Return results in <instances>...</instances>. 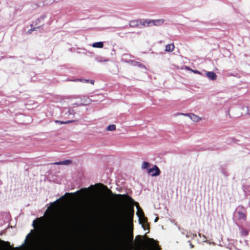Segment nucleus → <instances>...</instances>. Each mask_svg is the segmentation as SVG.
I'll list each match as a JSON object with an SVG mask.
<instances>
[{"label":"nucleus","mask_w":250,"mask_h":250,"mask_svg":"<svg viewBox=\"0 0 250 250\" xmlns=\"http://www.w3.org/2000/svg\"><path fill=\"white\" fill-rule=\"evenodd\" d=\"M58 202L59 200L48 208L45 212L47 218L42 216L33 221V226L37 229L39 233L42 234L49 233L51 229L59 227L69 217L68 214L59 215L57 213L56 210L59 207Z\"/></svg>","instance_id":"f257e3e1"},{"label":"nucleus","mask_w":250,"mask_h":250,"mask_svg":"<svg viewBox=\"0 0 250 250\" xmlns=\"http://www.w3.org/2000/svg\"><path fill=\"white\" fill-rule=\"evenodd\" d=\"M133 212L126 211L125 212L122 217L124 233L121 240L125 244L130 246L132 245L133 239Z\"/></svg>","instance_id":"f03ea898"},{"label":"nucleus","mask_w":250,"mask_h":250,"mask_svg":"<svg viewBox=\"0 0 250 250\" xmlns=\"http://www.w3.org/2000/svg\"><path fill=\"white\" fill-rule=\"evenodd\" d=\"M116 196L118 197L125 204H132L134 203L137 209L136 214L139 218V221L144 222L145 219H146V217L145 216L144 212L140 207L138 203L135 202L130 197L126 195L116 194Z\"/></svg>","instance_id":"7ed1b4c3"},{"label":"nucleus","mask_w":250,"mask_h":250,"mask_svg":"<svg viewBox=\"0 0 250 250\" xmlns=\"http://www.w3.org/2000/svg\"><path fill=\"white\" fill-rule=\"evenodd\" d=\"M102 187L105 190L108 194H112V192L110 190L108 189V188L106 186H104L101 184H98L94 186L92 185L88 188H82L78 192L86 193L89 190H94L96 188H101Z\"/></svg>","instance_id":"20e7f679"},{"label":"nucleus","mask_w":250,"mask_h":250,"mask_svg":"<svg viewBox=\"0 0 250 250\" xmlns=\"http://www.w3.org/2000/svg\"><path fill=\"white\" fill-rule=\"evenodd\" d=\"M181 115L188 117L191 121L196 123H198L202 120L201 117L193 113H181Z\"/></svg>","instance_id":"39448f33"},{"label":"nucleus","mask_w":250,"mask_h":250,"mask_svg":"<svg viewBox=\"0 0 250 250\" xmlns=\"http://www.w3.org/2000/svg\"><path fill=\"white\" fill-rule=\"evenodd\" d=\"M147 173L152 176H157L160 175V170L157 166H153L151 167L148 169Z\"/></svg>","instance_id":"423d86ee"},{"label":"nucleus","mask_w":250,"mask_h":250,"mask_svg":"<svg viewBox=\"0 0 250 250\" xmlns=\"http://www.w3.org/2000/svg\"><path fill=\"white\" fill-rule=\"evenodd\" d=\"M234 216L240 220L245 221L246 219V216L245 213L240 210H238V209L236 210Z\"/></svg>","instance_id":"0eeeda50"},{"label":"nucleus","mask_w":250,"mask_h":250,"mask_svg":"<svg viewBox=\"0 0 250 250\" xmlns=\"http://www.w3.org/2000/svg\"><path fill=\"white\" fill-rule=\"evenodd\" d=\"M205 75L210 80L215 81L217 78V75L212 71H205Z\"/></svg>","instance_id":"6e6552de"},{"label":"nucleus","mask_w":250,"mask_h":250,"mask_svg":"<svg viewBox=\"0 0 250 250\" xmlns=\"http://www.w3.org/2000/svg\"><path fill=\"white\" fill-rule=\"evenodd\" d=\"M126 62L132 66H138L145 70L146 69V67L144 65H143L142 64L138 62H135L133 60H128L126 61Z\"/></svg>","instance_id":"1a4fd4ad"},{"label":"nucleus","mask_w":250,"mask_h":250,"mask_svg":"<svg viewBox=\"0 0 250 250\" xmlns=\"http://www.w3.org/2000/svg\"><path fill=\"white\" fill-rule=\"evenodd\" d=\"M36 237V233L34 230H32L31 232L29 233L26 238L25 242L27 241H31Z\"/></svg>","instance_id":"9d476101"},{"label":"nucleus","mask_w":250,"mask_h":250,"mask_svg":"<svg viewBox=\"0 0 250 250\" xmlns=\"http://www.w3.org/2000/svg\"><path fill=\"white\" fill-rule=\"evenodd\" d=\"M175 48V46L173 43H169L167 44L165 47V51L167 52H172Z\"/></svg>","instance_id":"9b49d317"},{"label":"nucleus","mask_w":250,"mask_h":250,"mask_svg":"<svg viewBox=\"0 0 250 250\" xmlns=\"http://www.w3.org/2000/svg\"><path fill=\"white\" fill-rule=\"evenodd\" d=\"M139 222L142 225V227L145 230H147L148 232L149 230V226L147 221V218L145 219L144 222L139 221Z\"/></svg>","instance_id":"f8f14e48"},{"label":"nucleus","mask_w":250,"mask_h":250,"mask_svg":"<svg viewBox=\"0 0 250 250\" xmlns=\"http://www.w3.org/2000/svg\"><path fill=\"white\" fill-rule=\"evenodd\" d=\"M103 200L101 198L96 199L92 202V206L95 207H99L103 204Z\"/></svg>","instance_id":"ddd939ff"},{"label":"nucleus","mask_w":250,"mask_h":250,"mask_svg":"<svg viewBox=\"0 0 250 250\" xmlns=\"http://www.w3.org/2000/svg\"><path fill=\"white\" fill-rule=\"evenodd\" d=\"M93 48H102L104 47V43L102 42H96L92 43Z\"/></svg>","instance_id":"4468645a"},{"label":"nucleus","mask_w":250,"mask_h":250,"mask_svg":"<svg viewBox=\"0 0 250 250\" xmlns=\"http://www.w3.org/2000/svg\"><path fill=\"white\" fill-rule=\"evenodd\" d=\"M83 102L81 104L82 105H86L90 104L92 100L88 97L84 98L83 99Z\"/></svg>","instance_id":"2eb2a0df"},{"label":"nucleus","mask_w":250,"mask_h":250,"mask_svg":"<svg viewBox=\"0 0 250 250\" xmlns=\"http://www.w3.org/2000/svg\"><path fill=\"white\" fill-rule=\"evenodd\" d=\"M150 164L147 162H144L142 164L141 167L142 169H147L148 170L149 168Z\"/></svg>","instance_id":"dca6fc26"},{"label":"nucleus","mask_w":250,"mask_h":250,"mask_svg":"<svg viewBox=\"0 0 250 250\" xmlns=\"http://www.w3.org/2000/svg\"><path fill=\"white\" fill-rule=\"evenodd\" d=\"M116 128V127L115 125H110L107 127L106 130L107 131H112L115 130Z\"/></svg>","instance_id":"f3484780"},{"label":"nucleus","mask_w":250,"mask_h":250,"mask_svg":"<svg viewBox=\"0 0 250 250\" xmlns=\"http://www.w3.org/2000/svg\"><path fill=\"white\" fill-rule=\"evenodd\" d=\"M186 69L188 70H189L191 72H192L193 73H195V74H199V75H202L203 76V74L201 72H200L198 70H193L191 68H190L189 67H186Z\"/></svg>","instance_id":"a211bd4d"},{"label":"nucleus","mask_w":250,"mask_h":250,"mask_svg":"<svg viewBox=\"0 0 250 250\" xmlns=\"http://www.w3.org/2000/svg\"><path fill=\"white\" fill-rule=\"evenodd\" d=\"M54 122L55 123L59 124L60 125L66 124H69V123H71L73 122L72 121H65V122H63V121H58V120H55Z\"/></svg>","instance_id":"6ab92c4d"},{"label":"nucleus","mask_w":250,"mask_h":250,"mask_svg":"<svg viewBox=\"0 0 250 250\" xmlns=\"http://www.w3.org/2000/svg\"><path fill=\"white\" fill-rule=\"evenodd\" d=\"M248 231L243 228L241 229V234L243 236H247L248 235Z\"/></svg>","instance_id":"aec40b11"},{"label":"nucleus","mask_w":250,"mask_h":250,"mask_svg":"<svg viewBox=\"0 0 250 250\" xmlns=\"http://www.w3.org/2000/svg\"><path fill=\"white\" fill-rule=\"evenodd\" d=\"M138 22L137 21H132L130 22L129 25L130 26H135L138 25Z\"/></svg>","instance_id":"412c9836"},{"label":"nucleus","mask_w":250,"mask_h":250,"mask_svg":"<svg viewBox=\"0 0 250 250\" xmlns=\"http://www.w3.org/2000/svg\"><path fill=\"white\" fill-rule=\"evenodd\" d=\"M163 22L162 20H158V21H154V24L155 25H158L159 24H161Z\"/></svg>","instance_id":"4be33fe9"},{"label":"nucleus","mask_w":250,"mask_h":250,"mask_svg":"<svg viewBox=\"0 0 250 250\" xmlns=\"http://www.w3.org/2000/svg\"><path fill=\"white\" fill-rule=\"evenodd\" d=\"M75 81H80L82 82H85V83H88L89 80H77Z\"/></svg>","instance_id":"5701e85b"},{"label":"nucleus","mask_w":250,"mask_h":250,"mask_svg":"<svg viewBox=\"0 0 250 250\" xmlns=\"http://www.w3.org/2000/svg\"><path fill=\"white\" fill-rule=\"evenodd\" d=\"M136 239H138V240L140 241V242L142 241L141 236L140 235H138L137 236H136Z\"/></svg>","instance_id":"b1692460"},{"label":"nucleus","mask_w":250,"mask_h":250,"mask_svg":"<svg viewBox=\"0 0 250 250\" xmlns=\"http://www.w3.org/2000/svg\"><path fill=\"white\" fill-rule=\"evenodd\" d=\"M244 108H246L248 110V114L250 115V110H249V108L248 106H244Z\"/></svg>","instance_id":"393cba45"},{"label":"nucleus","mask_w":250,"mask_h":250,"mask_svg":"<svg viewBox=\"0 0 250 250\" xmlns=\"http://www.w3.org/2000/svg\"><path fill=\"white\" fill-rule=\"evenodd\" d=\"M203 241L204 242H207L206 237L205 235H203Z\"/></svg>","instance_id":"a878e982"},{"label":"nucleus","mask_w":250,"mask_h":250,"mask_svg":"<svg viewBox=\"0 0 250 250\" xmlns=\"http://www.w3.org/2000/svg\"><path fill=\"white\" fill-rule=\"evenodd\" d=\"M89 82L90 83L92 84H94V81L92 80H89Z\"/></svg>","instance_id":"bb28decb"},{"label":"nucleus","mask_w":250,"mask_h":250,"mask_svg":"<svg viewBox=\"0 0 250 250\" xmlns=\"http://www.w3.org/2000/svg\"><path fill=\"white\" fill-rule=\"evenodd\" d=\"M158 219H159V218L158 217H156L155 218V219L154 220V222H157L158 221Z\"/></svg>","instance_id":"cd10ccee"},{"label":"nucleus","mask_w":250,"mask_h":250,"mask_svg":"<svg viewBox=\"0 0 250 250\" xmlns=\"http://www.w3.org/2000/svg\"><path fill=\"white\" fill-rule=\"evenodd\" d=\"M33 30V29H30V30H29L28 31V32L29 33H31Z\"/></svg>","instance_id":"c85d7f7f"},{"label":"nucleus","mask_w":250,"mask_h":250,"mask_svg":"<svg viewBox=\"0 0 250 250\" xmlns=\"http://www.w3.org/2000/svg\"><path fill=\"white\" fill-rule=\"evenodd\" d=\"M190 246L191 248H193V245L192 244H191V243L190 244Z\"/></svg>","instance_id":"c756f323"},{"label":"nucleus","mask_w":250,"mask_h":250,"mask_svg":"<svg viewBox=\"0 0 250 250\" xmlns=\"http://www.w3.org/2000/svg\"><path fill=\"white\" fill-rule=\"evenodd\" d=\"M199 236L200 237H201V234H200V233H199Z\"/></svg>","instance_id":"7c9ffc66"},{"label":"nucleus","mask_w":250,"mask_h":250,"mask_svg":"<svg viewBox=\"0 0 250 250\" xmlns=\"http://www.w3.org/2000/svg\"><path fill=\"white\" fill-rule=\"evenodd\" d=\"M6 244H7V245H9V244L8 243H6Z\"/></svg>","instance_id":"2f4dec72"}]
</instances>
